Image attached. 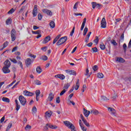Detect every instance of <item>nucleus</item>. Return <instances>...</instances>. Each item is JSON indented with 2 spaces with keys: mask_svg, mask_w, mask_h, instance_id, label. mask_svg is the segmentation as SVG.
Returning a JSON list of instances; mask_svg holds the SVG:
<instances>
[{
  "mask_svg": "<svg viewBox=\"0 0 131 131\" xmlns=\"http://www.w3.org/2000/svg\"><path fill=\"white\" fill-rule=\"evenodd\" d=\"M64 124L67 127L69 128H70L71 131H76L75 129V127L74 126V125H73L71 122L66 121L64 122Z\"/></svg>",
  "mask_w": 131,
  "mask_h": 131,
  "instance_id": "obj_1",
  "label": "nucleus"
},
{
  "mask_svg": "<svg viewBox=\"0 0 131 131\" xmlns=\"http://www.w3.org/2000/svg\"><path fill=\"white\" fill-rule=\"evenodd\" d=\"M67 40V36H64L60 38L59 40L57 42V46H61V45H63L64 42H66Z\"/></svg>",
  "mask_w": 131,
  "mask_h": 131,
  "instance_id": "obj_2",
  "label": "nucleus"
},
{
  "mask_svg": "<svg viewBox=\"0 0 131 131\" xmlns=\"http://www.w3.org/2000/svg\"><path fill=\"white\" fill-rule=\"evenodd\" d=\"M19 99V101L20 103V104L23 105V106H25V104H26V99L24 98V96H20L18 97Z\"/></svg>",
  "mask_w": 131,
  "mask_h": 131,
  "instance_id": "obj_3",
  "label": "nucleus"
},
{
  "mask_svg": "<svg viewBox=\"0 0 131 131\" xmlns=\"http://www.w3.org/2000/svg\"><path fill=\"white\" fill-rule=\"evenodd\" d=\"M107 24H106V19L105 18H103L101 21V28H106Z\"/></svg>",
  "mask_w": 131,
  "mask_h": 131,
  "instance_id": "obj_4",
  "label": "nucleus"
},
{
  "mask_svg": "<svg viewBox=\"0 0 131 131\" xmlns=\"http://www.w3.org/2000/svg\"><path fill=\"white\" fill-rule=\"evenodd\" d=\"M107 110L108 112H110V114H112V115H114V116H116V111H115V110H114V108L108 107Z\"/></svg>",
  "mask_w": 131,
  "mask_h": 131,
  "instance_id": "obj_5",
  "label": "nucleus"
},
{
  "mask_svg": "<svg viewBox=\"0 0 131 131\" xmlns=\"http://www.w3.org/2000/svg\"><path fill=\"white\" fill-rule=\"evenodd\" d=\"M53 113L51 111H48L45 113V117L46 119H49L51 116H52Z\"/></svg>",
  "mask_w": 131,
  "mask_h": 131,
  "instance_id": "obj_6",
  "label": "nucleus"
},
{
  "mask_svg": "<svg viewBox=\"0 0 131 131\" xmlns=\"http://www.w3.org/2000/svg\"><path fill=\"white\" fill-rule=\"evenodd\" d=\"M23 95L24 96H27V97H32L34 94L26 90L23 92Z\"/></svg>",
  "mask_w": 131,
  "mask_h": 131,
  "instance_id": "obj_7",
  "label": "nucleus"
},
{
  "mask_svg": "<svg viewBox=\"0 0 131 131\" xmlns=\"http://www.w3.org/2000/svg\"><path fill=\"white\" fill-rule=\"evenodd\" d=\"M9 68L7 67H4L2 69V71L5 74H7L8 73H10L11 71L9 69Z\"/></svg>",
  "mask_w": 131,
  "mask_h": 131,
  "instance_id": "obj_8",
  "label": "nucleus"
},
{
  "mask_svg": "<svg viewBox=\"0 0 131 131\" xmlns=\"http://www.w3.org/2000/svg\"><path fill=\"white\" fill-rule=\"evenodd\" d=\"M66 72L67 74H69L70 75H75V74H76L75 71L72 70H66Z\"/></svg>",
  "mask_w": 131,
  "mask_h": 131,
  "instance_id": "obj_9",
  "label": "nucleus"
},
{
  "mask_svg": "<svg viewBox=\"0 0 131 131\" xmlns=\"http://www.w3.org/2000/svg\"><path fill=\"white\" fill-rule=\"evenodd\" d=\"M32 14H33V17H36V16L37 15V5L34 6Z\"/></svg>",
  "mask_w": 131,
  "mask_h": 131,
  "instance_id": "obj_10",
  "label": "nucleus"
},
{
  "mask_svg": "<svg viewBox=\"0 0 131 131\" xmlns=\"http://www.w3.org/2000/svg\"><path fill=\"white\" fill-rule=\"evenodd\" d=\"M42 12L43 13H44L45 14H47L49 16H52V11L47 9L42 10Z\"/></svg>",
  "mask_w": 131,
  "mask_h": 131,
  "instance_id": "obj_11",
  "label": "nucleus"
},
{
  "mask_svg": "<svg viewBox=\"0 0 131 131\" xmlns=\"http://www.w3.org/2000/svg\"><path fill=\"white\" fill-rule=\"evenodd\" d=\"M55 77L56 78H59V79H61V80H63V79H65V75L63 74H57L55 76Z\"/></svg>",
  "mask_w": 131,
  "mask_h": 131,
  "instance_id": "obj_12",
  "label": "nucleus"
},
{
  "mask_svg": "<svg viewBox=\"0 0 131 131\" xmlns=\"http://www.w3.org/2000/svg\"><path fill=\"white\" fill-rule=\"evenodd\" d=\"M47 126L49 127V128H51V129H56L58 128V126L56 125H53L51 124H47Z\"/></svg>",
  "mask_w": 131,
  "mask_h": 131,
  "instance_id": "obj_13",
  "label": "nucleus"
},
{
  "mask_svg": "<svg viewBox=\"0 0 131 131\" xmlns=\"http://www.w3.org/2000/svg\"><path fill=\"white\" fill-rule=\"evenodd\" d=\"M83 114L85 117H89V115L91 114V112L90 111H88L85 108L83 109Z\"/></svg>",
  "mask_w": 131,
  "mask_h": 131,
  "instance_id": "obj_14",
  "label": "nucleus"
},
{
  "mask_svg": "<svg viewBox=\"0 0 131 131\" xmlns=\"http://www.w3.org/2000/svg\"><path fill=\"white\" fill-rule=\"evenodd\" d=\"M4 67H8L10 68V67H11V62H10V60H6L4 62Z\"/></svg>",
  "mask_w": 131,
  "mask_h": 131,
  "instance_id": "obj_15",
  "label": "nucleus"
},
{
  "mask_svg": "<svg viewBox=\"0 0 131 131\" xmlns=\"http://www.w3.org/2000/svg\"><path fill=\"white\" fill-rule=\"evenodd\" d=\"M50 40H51V36H48L42 41V43H47V42H49Z\"/></svg>",
  "mask_w": 131,
  "mask_h": 131,
  "instance_id": "obj_16",
  "label": "nucleus"
},
{
  "mask_svg": "<svg viewBox=\"0 0 131 131\" xmlns=\"http://www.w3.org/2000/svg\"><path fill=\"white\" fill-rule=\"evenodd\" d=\"M30 58H27L26 60V65L28 67L30 65H31V63L33 62Z\"/></svg>",
  "mask_w": 131,
  "mask_h": 131,
  "instance_id": "obj_17",
  "label": "nucleus"
},
{
  "mask_svg": "<svg viewBox=\"0 0 131 131\" xmlns=\"http://www.w3.org/2000/svg\"><path fill=\"white\" fill-rule=\"evenodd\" d=\"M79 125L83 131H86V128L85 127L83 126V124L81 123V120H79Z\"/></svg>",
  "mask_w": 131,
  "mask_h": 131,
  "instance_id": "obj_18",
  "label": "nucleus"
},
{
  "mask_svg": "<svg viewBox=\"0 0 131 131\" xmlns=\"http://www.w3.org/2000/svg\"><path fill=\"white\" fill-rule=\"evenodd\" d=\"M36 94V101H38L39 98L38 97H39V95H40V91L39 90H36L35 92Z\"/></svg>",
  "mask_w": 131,
  "mask_h": 131,
  "instance_id": "obj_19",
  "label": "nucleus"
},
{
  "mask_svg": "<svg viewBox=\"0 0 131 131\" xmlns=\"http://www.w3.org/2000/svg\"><path fill=\"white\" fill-rule=\"evenodd\" d=\"M86 22V18H84L83 21L82 22V25L81 26V31H82L83 30V28H84V26H85V23Z\"/></svg>",
  "mask_w": 131,
  "mask_h": 131,
  "instance_id": "obj_20",
  "label": "nucleus"
},
{
  "mask_svg": "<svg viewBox=\"0 0 131 131\" xmlns=\"http://www.w3.org/2000/svg\"><path fill=\"white\" fill-rule=\"evenodd\" d=\"M74 86V89H75V90H76V91H77V90H78V89H79V79H78L77 80V83L76 84V85Z\"/></svg>",
  "mask_w": 131,
  "mask_h": 131,
  "instance_id": "obj_21",
  "label": "nucleus"
},
{
  "mask_svg": "<svg viewBox=\"0 0 131 131\" xmlns=\"http://www.w3.org/2000/svg\"><path fill=\"white\" fill-rule=\"evenodd\" d=\"M60 37H61V35L59 34V35H58L55 38V39H54L53 42V45H55V43L58 41V40L59 38H60Z\"/></svg>",
  "mask_w": 131,
  "mask_h": 131,
  "instance_id": "obj_22",
  "label": "nucleus"
},
{
  "mask_svg": "<svg viewBox=\"0 0 131 131\" xmlns=\"http://www.w3.org/2000/svg\"><path fill=\"white\" fill-rule=\"evenodd\" d=\"M91 114H94V115H98L99 114V111L96 110H92L91 111Z\"/></svg>",
  "mask_w": 131,
  "mask_h": 131,
  "instance_id": "obj_23",
  "label": "nucleus"
},
{
  "mask_svg": "<svg viewBox=\"0 0 131 131\" xmlns=\"http://www.w3.org/2000/svg\"><path fill=\"white\" fill-rule=\"evenodd\" d=\"M53 99H54V95H53V93H50L48 98V101H53Z\"/></svg>",
  "mask_w": 131,
  "mask_h": 131,
  "instance_id": "obj_24",
  "label": "nucleus"
},
{
  "mask_svg": "<svg viewBox=\"0 0 131 131\" xmlns=\"http://www.w3.org/2000/svg\"><path fill=\"white\" fill-rule=\"evenodd\" d=\"M15 104L16 106V111H18L19 109H20V105H19V102H18V100H15Z\"/></svg>",
  "mask_w": 131,
  "mask_h": 131,
  "instance_id": "obj_25",
  "label": "nucleus"
},
{
  "mask_svg": "<svg viewBox=\"0 0 131 131\" xmlns=\"http://www.w3.org/2000/svg\"><path fill=\"white\" fill-rule=\"evenodd\" d=\"M2 101H3V102H5L6 103H10V99L7 97H3Z\"/></svg>",
  "mask_w": 131,
  "mask_h": 131,
  "instance_id": "obj_26",
  "label": "nucleus"
},
{
  "mask_svg": "<svg viewBox=\"0 0 131 131\" xmlns=\"http://www.w3.org/2000/svg\"><path fill=\"white\" fill-rule=\"evenodd\" d=\"M117 61L120 62V63H124L125 60L121 57H118L117 58Z\"/></svg>",
  "mask_w": 131,
  "mask_h": 131,
  "instance_id": "obj_27",
  "label": "nucleus"
},
{
  "mask_svg": "<svg viewBox=\"0 0 131 131\" xmlns=\"http://www.w3.org/2000/svg\"><path fill=\"white\" fill-rule=\"evenodd\" d=\"M31 126L30 125H27L25 128L26 131H30L31 129Z\"/></svg>",
  "mask_w": 131,
  "mask_h": 131,
  "instance_id": "obj_28",
  "label": "nucleus"
},
{
  "mask_svg": "<svg viewBox=\"0 0 131 131\" xmlns=\"http://www.w3.org/2000/svg\"><path fill=\"white\" fill-rule=\"evenodd\" d=\"M12 125H13V124L11 122L9 123L6 128V131H9L10 128L12 127Z\"/></svg>",
  "mask_w": 131,
  "mask_h": 131,
  "instance_id": "obj_29",
  "label": "nucleus"
},
{
  "mask_svg": "<svg viewBox=\"0 0 131 131\" xmlns=\"http://www.w3.org/2000/svg\"><path fill=\"white\" fill-rule=\"evenodd\" d=\"M6 23L7 25H10V24L12 23V19H11V18H9L8 19H7Z\"/></svg>",
  "mask_w": 131,
  "mask_h": 131,
  "instance_id": "obj_30",
  "label": "nucleus"
},
{
  "mask_svg": "<svg viewBox=\"0 0 131 131\" xmlns=\"http://www.w3.org/2000/svg\"><path fill=\"white\" fill-rule=\"evenodd\" d=\"M50 26L51 28H55V22H54L53 21H51L50 23Z\"/></svg>",
  "mask_w": 131,
  "mask_h": 131,
  "instance_id": "obj_31",
  "label": "nucleus"
},
{
  "mask_svg": "<svg viewBox=\"0 0 131 131\" xmlns=\"http://www.w3.org/2000/svg\"><path fill=\"white\" fill-rule=\"evenodd\" d=\"M41 68L39 67H37L36 68V72L37 73H38V74H40V73H41Z\"/></svg>",
  "mask_w": 131,
  "mask_h": 131,
  "instance_id": "obj_32",
  "label": "nucleus"
},
{
  "mask_svg": "<svg viewBox=\"0 0 131 131\" xmlns=\"http://www.w3.org/2000/svg\"><path fill=\"white\" fill-rule=\"evenodd\" d=\"M40 59L43 60V61H47L48 60V56L46 55L42 56L40 57Z\"/></svg>",
  "mask_w": 131,
  "mask_h": 131,
  "instance_id": "obj_33",
  "label": "nucleus"
},
{
  "mask_svg": "<svg viewBox=\"0 0 131 131\" xmlns=\"http://www.w3.org/2000/svg\"><path fill=\"white\" fill-rule=\"evenodd\" d=\"M32 111L33 114H35L36 113V112L37 111V109L36 108V107L34 106L32 108Z\"/></svg>",
  "mask_w": 131,
  "mask_h": 131,
  "instance_id": "obj_34",
  "label": "nucleus"
},
{
  "mask_svg": "<svg viewBox=\"0 0 131 131\" xmlns=\"http://www.w3.org/2000/svg\"><path fill=\"white\" fill-rule=\"evenodd\" d=\"M105 45H104V43H101L100 45V48L101 49V50H105Z\"/></svg>",
  "mask_w": 131,
  "mask_h": 131,
  "instance_id": "obj_35",
  "label": "nucleus"
},
{
  "mask_svg": "<svg viewBox=\"0 0 131 131\" xmlns=\"http://www.w3.org/2000/svg\"><path fill=\"white\" fill-rule=\"evenodd\" d=\"M34 83L35 84H36L37 85H40V84H41V82H40V81H39L38 80H36L34 81Z\"/></svg>",
  "mask_w": 131,
  "mask_h": 131,
  "instance_id": "obj_36",
  "label": "nucleus"
},
{
  "mask_svg": "<svg viewBox=\"0 0 131 131\" xmlns=\"http://www.w3.org/2000/svg\"><path fill=\"white\" fill-rule=\"evenodd\" d=\"M97 77H98V78H103V77H104V75L101 73H99L97 74Z\"/></svg>",
  "mask_w": 131,
  "mask_h": 131,
  "instance_id": "obj_37",
  "label": "nucleus"
},
{
  "mask_svg": "<svg viewBox=\"0 0 131 131\" xmlns=\"http://www.w3.org/2000/svg\"><path fill=\"white\" fill-rule=\"evenodd\" d=\"M111 42L112 45H113V46H117V42L115 41V40H112L111 41Z\"/></svg>",
  "mask_w": 131,
  "mask_h": 131,
  "instance_id": "obj_38",
  "label": "nucleus"
},
{
  "mask_svg": "<svg viewBox=\"0 0 131 131\" xmlns=\"http://www.w3.org/2000/svg\"><path fill=\"white\" fill-rule=\"evenodd\" d=\"M75 30V26H74L72 30V32H71V34H70L71 36H73V33H74Z\"/></svg>",
  "mask_w": 131,
  "mask_h": 131,
  "instance_id": "obj_39",
  "label": "nucleus"
},
{
  "mask_svg": "<svg viewBox=\"0 0 131 131\" xmlns=\"http://www.w3.org/2000/svg\"><path fill=\"white\" fill-rule=\"evenodd\" d=\"M8 41L5 42L4 44H3V48H2V50H4V49H5V48H7V47H8Z\"/></svg>",
  "mask_w": 131,
  "mask_h": 131,
  "instance_id": "obj_40",
  "label": "nucleus"
},
{
  "mask_svg": "<svg viewBox=\"0 0 131 131\" xmlns=\"http://www.w3.org/2000/svg\"><path fill=\"white\" fill-rule=\"evenodd\" d=\"M83 122L85 124V125H86V126H88V127L90 126V124L85 120H84L83 121Z\"/></svg>",
  "mask_w": 131,
  "mask_h": 131,
  "instance_id": "obj_41",
  "label": "nucleus"
},
{
  "mask_svg": "<svg viewBox=\"0 0 131 131\" xmlns=\"http://www.w3.org/2000/svg\"><path fill=\"white\" fill-rule=\"evenodd\" d=\"M11 35H16V31H15V29H12L11 32Z\"/></svg>",
  "mask_w": 131,
  "mask_h": 131,
  "instance_id": "obj_42",
  "label": "nucleus"
},
{
  "mask_svg": "<svg viewBox=\"0 0 131 131\" xmlns=\"http://www.w3.org/2000/svg\"><path fill=\"white\" fill-rule=\"evenodd\" d=\"M86 90V85H83L82 89V92L84 93V91Z\"/></svg>",
  "mask_w": 131,
  "mask_h": 131,
  "instance_id": "obj_43",
  "label": "nucleus"
},
{
  "mask_svg": "<svg viewBox=\"0 0 131 131\" xmlns=\"http://www.w3.org/2000/svg\"><path fill=\"white\" fill-rule=\"evenodd\" d=\"M69 86H70V83H67L64 85V89H65V90H67Z\"/></svg>",
  "mask_w": 131,
  "mask_h": 131,
  "instance_id": "obj_44",
  "label": "nucleus"
},
{
  "mask_svg": "<svg viewBox=\"0 0 131 131\" xmlns=\"http://www.w3.org/2000/svg\"><path fill=\"white\" fill-rule=\"evenodd\" d=\"M66 89H63L61 92L60 93V96H63L64 94H65V93H66Z\"/></svg>",
  "mask_w": 131,
  "mask_h": 131,
  "instance_id": "obj_45",
  "label": "nucleus"
},
{
  "mask_svg": "<svg viewBox=\"0 0 131 131\" xmlns=\"http://www.w3.org/2000/svg\"><path fill=\"white\" fill-rule=\"evenodd\" d=\"M11 39H12V41H14L16 39V35H11Z\"/></svg>",
  "mask_w": 131,
  "mask_h": 131,
  "instance_id": "obj_46",
  "label": "nucleus"
},
{
  "mask_svg": "<svg viewBox=\"0 0 131 131\" xmlns=\"http://www.w3.org/2000/svg\"><path fill=\"white\" fill-rule=\"evenodd\" d=\"M15 12L14 8H12L9 11H8V14H13Z\"/></svg>",
  "mask_w": 131,
  "mask_h": 131,
  "instance_id": "obj_47",
  "label": "nucleus"
},
{
  "mask_svg": "<svg viewBox=\"0 0 131 131\" xmlns=\"http://www.w3.org/2000/svg\"><path fill=\"white\" fill-rule=\"evenodd\" d=\"M92 8L93 9H95V8H96L97 6V3H95V2H93L92 3Z\"/></svg>",
  "mask_w": 131,
  "mask_h": 131,
  "instance_id": "obj_48",
  "label": "nucleus"
},
{
  "mask_svg": "<svg viewBox=\"0 0 131 131\" xmlns=\"http://www.w3.org/2000/svg\"><path fill=\"white\" fill-rule=\"evenodd\" d=\"M88 28H85L83 31V35H86V33L88 32Z\"/></svg>",
  "mask_w": 131,
  "mask_h": 131,
  "instance_id": "obj_49",
  "label": "nucleus"
},
{
  "mask_svg": "<svg viewBox=\"0 0 131 131\" xmlns=\"http://www.w3.org/2000/svg\"><path fill=\"white\" fill-rule=\"evenodd\" d=\"M78 7V2H77L74 5L73 9H75L76 10V9H77Z\"/></svg>",
  "mask_w": 131,
  "mask_h": 131,
  "instance_id": "obj_50",
  "label": "nucleus"
},
{
  "mask_svg": "<svg viewBox=\"0 0 131 131\" xmlns=\"http://www.w3.org/2000/svg\"><path fill=\"white\" fill-rule=\"evenodd\" d=\"M38 20H41L42 19V15L40 13H39L38 15Z\"/></svg>",
  "mask_w": 131,
  "mask_h": 131,
  "instance_id": "obj_51",
  "label": "nucleus"
},
{
  "mask_svg": "<svg viewBox=\"0 0 131 131\" xmlns=\"http://www.w3.org/2000/svg\"><path fill=\"white\" fill-rule=\"evenodd\" d=\"M93 53H97L98 52V49L97 48H94L92 49Z\"/></svg>",
  "mask_w": 131,
  "mask_h": 131,
  "instance_id": "obj_52",
  "label": "nucleus"
},
{
  "mask_svg": "<svg viewBox=\"0 0 131 131\" xmlns=\"http://www.w3.org/2000/svg\"><path fill=\"white\" fill-rule=\"evenodd\" d=\"M18 65H19L20 68H21V69H23V64H22V62L19 61L18 62Z\"/></svg>",
  "mask_w": 131,
  "mask_h": 131,
  "instance_id": "obj_53",
  "label": "nucleus"
},
{
  "mask_svg": "<svg viewBox=\"0 0 131 131\" xmlns=\"http://www.w3.org/2000/svg\"><path fill=\"white\" fill-rule=\"evenodd\" d=\"M94 42L96 43V45L98 44V43L99 42V38H98V37H96V38L94 40Z\"/></svg>",
  "mask_w": 131,
  "mask_h": 131,
  "instance_id": "obj_54",
  "label": "nucleus"
},
{
  "mask_svg": "<svg viewBox=\"0 0 131 131\" xmlns=\"http://www.w3.org/2000/svg\"><path fill=\"white\" fill-rule=\"evenodd\" d=\"M25 10V6H23L20 9V10H19V12L22 13V12H23V11H24Z\"/></svg>",
  "mask_w": 131,
  "mask_h": 131,
  "instance_id": "obj_55",
  "label": "nucleus"
},
{
  "mask_svg": "<svg viewBox=\"0 0 131 131\" xmlns=\"http://www.w3.org/2000/svg\"><path fill=\"white\" fill-rule=\"evenodd\" d=\"M120 18L116 19L115 21L116 25H117L118 24V23L120 22Z\"/></svg>",
  "mask_w": 131,
  "mask_h": 131,
  "instance_id": "obj_56",
  "label": "nucleus"
},
{
  "mask_svg": "<svg viewBox=\"0 0 131 131\" xmlns=\"http://www.w3.org/2000/svg\"><path fill=\"white\" fill-rule=\"evenodd\" d=\"M93 70L94 71H97L98 70V66H94L93 67Z\"/></svg>",
  "mask_w": 131,
  "mask_h": 131,
  "instance_id": "obj_57",
  "label": "nucleus"
},
{
  "mask_svg": "<svg viewBox=\"0 0 131 131\" xmlns=\"http://www.w3.org/2000/svg\"><path fill=\"white\" fill-rule=\"evenodd\" d=\"M101 98L103 100V101H108V100H109V99H107L105 96H102Z\"/></svg>",
  "mask_w": 131,
  "mask_h": 131,
  "instance_id": "obj_58",
  "label": "nucleus"
},
{
  "mask_svg": "<svg viewBox=\"0 0 131 131\" xmlns=\"http://www.w3.org/2000/svg\"><path fill=\"white\" fill-rule=\"evenodd\" d=\"M10 61L11 62H12L13 63H14L15 64H16L17 63V60L15 59H10Z\"/></svg>",
  "mask_w": 131,
  "mask_h": 131,
  "instance_id": "obj_59",
  "label": "nucleus"
},
{
  "mask_svg": "<svg viewBox=\"0 0 131 131\" xmlns=\"http://www.w3.org/2000/svg\"><path fill=\"white\" fill-rule=\"evenodd\" d=\"M5 116L3 117L1 119V123H3V122H4V121H5Z\"/></svg>",
  "mask_w": 131,
  "mask_h": 131,
  "instance_id": "obj_60",
  "label": "nucleus"
},
{
  "mask_svg": "<svg viewBox=\"0 0 131 131\" xmlns=\"http://www.w3.org/2000/svg\"><path fill=\"white\" fill-rule=\"evenodd\" d=\"M56 103H58V104H59V103H60V97H58L56 98Z\"/></svg>",
  "mask_w": 131,
  "mask_h": 131,
  "instance_id": "obj_61",
  "label": "nucleus"
},
{
  "mask_svg": "<svg viewBox=\"0 0 131 131\" xmlns=\"http://www.w3.org/2000/svg\"><path fill=\"white\" fill-rule=\"evenodd\" d=\"M19 81H18L16 84L14 85V86L12 87V89H15V88H16V86L19 84Z\"/></svg>",
  "mask_w": 131,
  "mask_h": 131,
  "instance_id": "obj_62",
  "label": "nucleus"
},
{
  "mask_svg": "<svg viewBox=\"0 0 131 131\" xmlns=\"http://www.w3.org/2000/svg\"><path fill=\"white\" fill-rule=\"evenodd\" d=\"M74 15H75V16H82V13H75L74 14Z\"/></svg>",
  "mask_w": 131,
  "mask_h": 131,
  "instance_id": "obj_63",
  "label": "nucleus"
},
{
  "mask_svg": "<svg viewBox=\"0 0 131 131\" xmlns=\"http://www.w3.org/2000/svg\"><path fill=\"white\" fill-rule=\"evenodd\" d=\"M47 47H44L43 48H41L42 51H43V52H46L47 51Z\"/></svg>",
  "mask_w": 131,
  "mask_h": 131,
  "instance_id": "obj_64",
  "label": "nucleus"
}]
</instances>
